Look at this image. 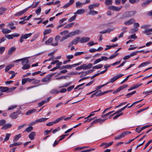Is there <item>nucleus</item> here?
Listing matches in <instances>:
<instances>
[{
	"label": "nucleus",
	"instance_id": "obj_1",
	"mask_svg": "<svg viewBox=\"0 0 152 152\" xmlns=\"http://www.w3.org/2000/svg\"><path fill=\"white\" fill-rule=\"evenodd\" d=\"M16 88L15 87L9 88L6 87L0 86V90L1 92H7V93H10L13 91Z\"/></svg>",
	"mask_w": 152,
	"mask_h": 152
},
{
	"label": "nucleus",
	"instance_id": "obj_2",
	"mask_svg": "<svg viewBox=\"0 0 152 152\" xmlns=\"http://www.w3.org/2000/svg\"><path fill=\"white\" fill-rule=\"evenodd\" d=\"M136 12H137L135 10L126 12L123 14V16L124 18L132 17L134 15Z\"/></svg>",
	"mask_w": 152,
	"mask_h": 152
},
{
	"label": "nucleus",
	"instance_id": "obj_3",
	"mask_svg": "<svg viewBox=\"0 0 152 152\" xmlns=\"http://www.w3.org/2000/svg\"><path fill=\"white\" fill-rule=\"evenodd\" d=\"M32 34L31 33L25 34H22L20 37V43H22L24 39H26L28 37L31 36Z\"/></svg>",
	"mask_w": 152,
	"mask_h": 152
},
{
	"label": "nucleus",
	"instance_id": "obj_4",
	"mask_svg": "<svg viewBox=\"0 0 152 152\" xmlns=\"http://www.w3.org/2000/svg\"><path fill=\"white\" fill-rule=\"evenodd\" d=\"M21 113V111L18 110L11 113L10 115V117L13 119H15L17 118L18 116Z\"/></svg>",
	"mask_w": 152,
	"mask_h": 152
},
{
	"label": "nucleus",
	"instance_id": "obj_5",
	"mask_svg": "<svg viewBox=\"0 0 152 152\" xmlns=\"http://www.w3.org/2000/svg\"><path fill=\"white\" fill-rule=\"evenodd\" d=\"M124 75L122 74L118 75L115 76V77H113L110 80V81L109 82H107V83H113L116 80H117L119 78L124 76Z\"/></svg>",
	"mask_w": 152,
	"mask_h": 152
},
{
	"label": "nucleus",
	"instance_id": "obj_6",
	"mask_svg": "<svg viewBox=\"0 0 152 152\" xmlns=\"http://www.w3.org/2000/svg\"><path fill=\"white\" fill-rule=\"evenodd\" d=\"M31 6H30L22 11L16 12L14 14V15L15 16H20L22 15L28 10V9L31 7Z\"/></svg>",
	"mask_w": 152,
	"mask_h": 152
},
{
	"label": "nucleus",
	"instance_id": "obj_7",
	"mask_svg": "<svg viewBox=\"0 0 152 152\" xmlns=\"http://www.w3.org/2000/svg\"><path fill=\"white\" fill-rule=\"evenodd\" d=\"M122 6H121L119 7L114 6H110L108 7V9L109 10H112L116 11H120Z\"/></svg>",
	"mask_w": 152,
	"mask_h": 152
},
{
	"label": "nucleus",
	"instance_id": "obj_8",
	"mask_svg": "<svg viewBox=\"0 0 152 152\" xmlns=\"http://www.w3.org/2000/svg\"><path fill=\"white\" fill-rule=\"evenodd\" d=\"M128 85L127 84H124L118 87L117 89L113 92V94H115L121 91L124 88L127 87Z\"/></svg>",
	"mask_w": 152,
	"mask_h": 152
},
{
	"label": "nucleus",
	"instance_id": "obj_9",
	"mask_svg": "<svg viewBox=\"0 0 152 152\" xmlns=\"http://www.w3.org/2000/svg\"><path fill=\"white\" fill-rule=\"evenodd\" d=\"M134 20L133 19H131L126 20L124 22V25L129 26L132 24L134 22Z\"/></svg>",
	"mask_w": 152,
	"mask_h": 152
},
{
	"label": "nucleus",
	"instance_id": "obj_10",
	"mask_svg": "<svg viewBox=\"0 0 152 152\" xmlns=\"http://www.w3.org/2000/svg\"><path fill=\"white\" fill-rule=\"evenodd\" d=\"M51 75H48L45 78L42 79V81L43 82H47L51 80Z\"/></svg>",
	"mask_w": 152,
	"mask_h": 152
},
{
	"label": "nucleus",
	"instance_id": "obj_11",
	"mask_svg": "<svg viewBox=\"0 0 152 152\" xmlns=\"http://www.w3.org/2000/svg\"><path fill=\"white\" fill-rule=\"evenodd\" d=\"M92 66V64L90 63L88 65L83 64L82 65L83 69V70H87L91 68Z\"/></svg>",
	"mask_w": 152,
	"mask_h": 152
},
{
	"label": "nucleus",
	"instance_id": "obj_12",
	"mask_svg": "<svg viewBox=\"0 0 152 152\" xmlns=\"http://www.w3.org/2000/svg\"><path fill=\"white\" fill-rule=\"evenodd\" d=\"M12 126V125L8 123L4 125L2 127L1 129L3 130H7L10 128Z\"/></svg>",
	"mask_w": 152,
	"mask_h": 152
},
{
	"label": "nucleus",
	"instance_id": "obj_13",
	"mask_svg": "<svg viewBox=\"0 0 152 152\" xmlns=\"http://www.w3.org/2000/svg\"><path fill=\"white\" fill-rule=\"evenodd\" d=\"M90 39L89 37H82L80 39V42L81 43L86 42L89 41Z\"/></svg>",
	"mask_w": 152,
	"mask_h": 152
},
{
	"label": "nucleus",
	"instance_id": "obj_14",
	"mask_svg": "<svg viewBox=\"0 0 152 152\" xmlns=\"http://www.w3.org/2000/svg\"><path fill=\"white\" fill-rule=\"evenodd\" d=\"M99 5V4L98 3H94L93 4H91L88 6V9H93L98 7Z\"/></svg>",
	"mask_w": 152,
	"mask_h": 152
},
{
	"label": "nucleus",
	"instance_id": "obj_15",
	"mask_svg": "<svg viewBox=\"0 0 152 152\" xmlns=\"http://www.w3.org/2000/svg\"><path fill=\"white\" fill-rule=\"evenodd\" d=\"M16 49V48L14 47H12L10 48L8 51V55H11L15 51Z\"/></svg>",
	"mask_w": 152,
	"mask_h": 152
},
{
	"label": "nucleus",
	"instance_id": "obj_16",
	"mask_svg": "<svg viewBox=\"0 0 152 152\" xmlns=\"http://www.w3.org/2000/svg\"><path fill=\"white\" fill-rule=\"evenodd\" d=\"M85 10L83 9H80L78 10H77L76 12L74 13L75 14H82L85 13Z\"/></svg>",
	"mask_w": 152,
	"mask_h": 152
},
{
	"label": "nucleus",
	"instance_id": "obj_17",
	"mask_svg": "<svg viewBox=\"0 0 152 152\" xmlns=\"http://www.w3.org/2000/svg\"><path fill=\"white\" fill-rule=\"evenodd\" d=\"M89 12L88 13V14L89 15H95L97 14H98V12L95 11L93 9H89Z\"/></svg>",
	"mask_w": 152,
	"mask_h": 152
},
{
	"label": "nucleus",
	"instance_id": "obj_18",
	"mask_svg": "<svg viewBox=\"0 0 152 152\" xmlns=\"http://www.w3.org/2000/svg\"><path fill=\"white\" fill-rule=\"evenodd\" d=\"M113 142H110L108 143H105V142L102 143L101 144L100 146H105V148H107L108 147V146L112 145L113 144Z\"/></svg>",
	"mask_w": 152,
	"mask_h": 152
},
{
	"label": "nucleus",
	"instance_id": "obj_19",
	"mask_svg": "<svg viewBox=\"0 0 152 152\" xmlns=\"http://www.w3.org/2000/svg\"><path fill=\"white\" fill-rule=\"evenodd\" d=\"M152 1V0H147L142 3V6L143 7H145L147 6L149 4H150Z\"/></svg>",
	"mask_w": 152,
	"mask_h": 152
},
{
	"label": "nucleus",
	"instance_id": "obj_20",
	"mask_svg": "<svg viewBox=\"0 0 152 152\" xmlns=\"http://www.w3.org/2000/svg\"><path fill=\"white\" fill-rule=\"evenodd\" d=\"M142 85V84H137L135 85H133L132 86V87L128 89V91H130L133 90L134 89L137 88H138L140 87L141 85Z\"/></svg>",
	"mask_w": 152,
	"mask_h": 152
},
{
	"label": "nucleus",
	"instance_id": "obj_21",
	"mask_svg": "<svg viewBox=\"0 0 152 152\" xmlns=\"http://www.w3.org/2000/svg\"><path fill=\"white\" fill-rule=\"evenodd\" d=\"M80 39V37H76L72 41V44L74 45H76L77 44L79 41Z\"/></svg>",
	"mask_w": 152,
	"mask_h": 152
},
{
	"label": "nucleus",
	"instance_id": "obj_22",
	"mask_svg": "<svg viewBox=\"0 0 152 152\" xmlns=\"http://www.w3.org/2000/svg\"><path fill=\"white\" fill-rule=\"evenodd\" d=\"M22 59L21 61H22L21 63L23 66L24 65H25L27 64L29 62L28 60L26 58H23L21 59Z\"/></svg>",
	"mask_w": 152,
	"mask_h": 152
},
{
	"label": "nucleus",
	"instance_id": "obj_23",
	"mask_svg": "<svg viewBox=\"0 0 152 152\" xmlns=\"http://www.w3.org/2000/svg\"><path fill=\"white\" fill-rule=\"evenodd\" d=\"M36 133L35 132H32L29 134L28 136L29 138L31 140L34 139V137Z\"/></svg>",
	"mask_w": 152,
	"mask_h": 152
},
{
	"label": "nucleus",
	"instance_id": "obj_24",
	"mask_svg": "<svg viewBox=\"0 0 152 152\" xmlns=\"http://www.w3.org/2000/svg\"><path fill=\"white\" fill-rule=\"evenodd\" d=\"M84 5L83 3L80 2L79 1H77L76 2V7L77 8L81 7L82 5Z\"/></svg>",
	"mask_w": 152,
	"mask_h": 152
},
{
	"label": "nucleus",
	"instance_id": "obj_25",
	"mask_svg": "<svg viewBox=\"0 0 152 152\" xmlns=\"http://www.w3.org/2000/svg\"><path fill=\"white\" fill-rule=\"evenodd\" d=\"M14 66V64H11L7 66L5 68V71L6 72H7L10 69L13 67Z\"/></svg>",
	"mask_w": 152,
	"mask_h": 152
},
{
	"label": "nucleus",
	"instance_id": "obj_26",
	"mask_svg": "<svg viewBox=\"0 0 152 152\" xmlns=\"http://www.w3.org/2000/svg\"><path fill=\"white\" fill-rule=\"evenodd\" d=\"M36 111V110L34 109H31L28 110L26 113V115H30L33 113L35 112Z\"/></svg>",
	"mask_w": 152,
	"mask_h": 152
},
{
	"label": "nucleus",
	"instance_id": "obj_27",
	"mask_svg": "<svg viewBox=\"0 0 152 152\" xmlns=\"http://www.w3.org/2000/svg\"><path fill=\"white\" fill-rule=\"evenodd\" d=\"M14 24L12 22H10L8 24V26L11 29H15L16 27L14 26Z\"/></svg>",
	"mask_w": 152,
	"mask_h": 152
},
{
	"label": "nucleus",
	"instance_id": "obj_28",
	"mask_svg": "<svg viewBox=\"0 0 152 152\" xmlns=\"http://www.w3.org/2000/svg\"><path fill=\"white\" fill-rule=\"evenodd\" d=\"M11 30L7 29V28L3 29L2 31L4 34H7L11 32Z\"/></svg>",
	"mask_w": 152,
	"mask_h": 152
},
{
	"label": "nucleus",
	"instance_id": "obj_29",
	"mask_svg": "<svg viewBox=\"0 0 152 152\" xmlns=\"http://www.w3.org/2000/svg\"><path fill=\"white\" fill-rule=\"evenodd\" d=\"M21 134H18L16 135L14 137L13 140V142H15L17 141L21 137Z\"/></svg>",
	"mask_w": 152,
	"mask_h": 152
},
{
	"label": "nucleus",
	"instance_id": "obj_30",
	"mask_svg": "<svg viewBox=\"0 0 152 152\" xmlns=\"http://www.w3.org/2000/svg\"><path fill=\"white\" fill-rule=\"evenodd\" d=\"M150 63V62H143L139 66H138V68H140V67H142L143 66H145L147 65L148 64Z\"/></svg>",
	"mask_w": 152,
	"mask_h": 152
},
{
	"label": "nucleus",
	"instance_id": "obj_31",
	"mask_svg": "<svg viewBox=\"0 0 152 152\" xmlns=\"http://www.w3.org/2000/svg\"><path fill=\"white\" fill-rule=\"evenodd\" d=\"M113 0H105V4L106 6H109L112 4Z\"/></svg>",
	"mask_w": 152,
	"mask_h": 152
},
{
	"label": "nucleus",
	"instance_id": "obj_32",
	"mask_svg": "<svg viewBox=\"0 0 152 152\" xmlns=\"http://www.w3.org/2000/svg\"><path fill=\"white\" fill-rule=\"evenodd\" d=\"M77 16V15H76L75 14L74 16H72L68 20V22H70L75 20Z\"/></svg>",
	"mask_w": 152,
	"mask_h": 152
},
{
	"label": "nucleus",
	"instance_id": "obj_33",
	"mask_svg": "<svg viewBox=\"0 0 152 152\" xmlns=\"http://www.w3.org/2000/svg\"><path fill=\"white\" fill-rule=\"evenodd\" d=\"M95 93L96 96H99L104 94H103V92H102L101 91H98L96 92H95Z\"/></svg>",
	"mask_w": 152,
	"mask_h": 152
},
{
	"label": "nucleus",
	"instance_id": "obj_34",
	"mask_svg": "<svg viewBox=\"0 0 152 152\" xmlns=\"http://www.w3.org/2000/svg\"><path fill=\"white\" fill-rule=\"evenodd\" d=\"M22 144L21 142H15L13 144H10V147L11 148H12V147L16 146H18L21 145Z\"/></svg>",
	"mask_w": 152,
	"mask_h": 152
},
{
	"label": "nucleus",
	"instance_id": "obj_35",
	"mask_svg": "<svg viewBox=\"0 0 152 152\" xmlns=\"http://www.w3.org/2000/svg\"><path fill=\"white\" fill-rule=\"evenodd\" d=\"M87 53L86 52H76L74 54V56H80L82 54H85L86 53Z\"/></svg>",
	"mask_w": 152,
	"mask_h": 152
},
{
	"label": "nucleus",
	"instance_id": "obj_36",
	"mask_svg": "<svg viewBox=\"0 0 152 152\" xmlns=\"http://www.w3.org/2000/svg\"><path fill=\"white\" fill-rule=\"evenodd\" d=\"M59 92V91L56 89H53L50 91L51 94H58Z\"/></svg>",
	"mask_w": 152,
	"mask_h": 152
},
{
	"label": "nucleus",
	"instance_id": "obj_37",
	"mask_svg": "<svg viewBox=\"0 0 152 152\" xmlns=\"http://www.w3.org/2000/svg\"><path fill=\"white\" fill-rule=\"evenodd\" d=\"M103 66V65L102 64H99L93 66V69H98L102 68Z\"/></svg>",
	"mask_w": 152,
	"mask_h": 152
},
{
	"label": "nucleus",
	"instance_id": "obj_38",
	"mask_svg": "<svg viewBox=\"0 0 152 152\" xmlns=\"http://www.w3.org/2000/svg\"><path fill=\"white\" fill-rule=\"evenodd\" d=\"M51 31V30L50 29H45L43 32L44 35H45L48 34H50Z\"/></svg>",
	"mask_w": 152,
	"mask_h": 152
},
{
	"label": "nucleus",
	"instance_id": "obj_39",
	"mask_svg": "<svg viewBox=\"0 0 152 152\" xmlns=\"http://www.w3.org/2000/svg\"><path fill=\"white\" fill-rule=\"evenodd\" d=\"M152 31V28L146 29L145 30L143 33L146 34L147 35H148L151 34L150 33H148Z\"/></svg>",
	"mask_w": 152,
	"mask_h": 152
},
{
	"label": "nucleus",
	"instance_id": "obj_40",
	"mask_svg": "<svg viewBox=\"0 0 152 152\" xmlns=\"http://www.w3.org/2000/svg\"><path fill=\"white\" fill-rule=\"evenodd\" d=\"M48 118H42L39 119H38L37 120L38 123H41L44 122L47 120Z\"/></svg>",
	"mask_w": 152,
	"mask_h": 152
},
{
	"label": "nucleus",
	"instance_id": "obj_41",
	"mask_svg": "<svg viewBox=\"0 0 152 152\" xmlns=\"http://www.w3.org/2000/svg\"><path fill=\"white\" fill-rule=\"evenodd\" d=\"M53 38L52 37H50L45 42V43L46 45H48L49 44L51 43L53 41Z\"/></svg>",
	"mask_w": 152,
	"mask_h": 152
},
{
	"label": "nucleus",
	"instance_id": "obj_42",
	"mask_svg": "<svg viewBox=\"0 0 152 152\" xmlns=\"http://www.w3.org/2000/svg\"><path fill=\"white\" fill-rule=\"evenodd\" d=\"M74 22H72L66 25L64 27V28H69L71 27L74 25Z\"/></svg>",
	"mask_w": 152,
	"mask_h": 152
},
{
	"label": "nucleus",
	"instance_id": "obj_43",
	"mask_svg": "<svg viewBox=\"0 0 152 152\" xmlns=\"http://www.w3.org/2000/svg\"><path fill=\"white\" fill-rule=\"evenodd\" d=\"M64 116H62L59 118H57L54 121L55 124L58 123L61 120L64 119Z\"/></svg>",
	"mask_w": 152,
	"mask_h": 152
},
{
	"label": "nucleus",
	"instance_id": "obj_44",
	"mask_svg": "<svg viewBox=\"0 0 152 152\" xmlns=\"http://www.w3.org/2000/svg\"><path fill=\"white\" fill-rule=\"evenodd\" d=\"M108 84H109V83H107L105 84H103L101 86H97L95 88L96 89V90H99L101 88L103 87L104 86H105L106 85H107Z\"/></svg>",
	"mask_w": 152,
	"mask_h": 152
},
{
	"label": "nucleus",
	"instance_id": "obj_45",
	"mask_svg": "<svg viewBox=\"0 0 152 152\" xmlns=\"http://www.w3.org/2000/svg\"><path fill=\"white\" fill-rule=\"evenodd\" d=\"M30 67V65L29 64H27L24 65L22 67V69L24 70L27 69H29Z\"/></svg>",
	"mask_w": 152,
	"mask_h": 152
},
{
	"label": "nucleus",
	"instance_id": "obj_46",
	"mask_svg": "<svg viewBox=\"0 0 152 152\" xmlns=\"http://www.w3.org/2000/svg\"><path fill=\"white\" fill-rule=\"evenodd\" d=\"M11 135V134L10 133H7L6 134V137L5 139H4V141H3V142H4V141H8L9 139V137Z\"/></svg>",
	"mask_w": 152,
	"mask_h": 152
},
{
	"label": "nucleus",
	"instance_id": "obj_47",
	"mask_svg": "<svg viewBox=\"0 0 152 152\" xmlns=\"http://www.w3.org/2000/svg\"><path fill=\"white\" fill-rule=\"evenodd\" d=\"M114 111V110H113V111L110 112L107 114H106L103 115H101V117L102 118H104L107 117L108 115H109L110 114L113 113Z\"/></svg>",
	"mask_w": 152,
	"mask_h": 152
},
{
	"label": "nucleus",
	"instance_id": "obj_48",
	"mask_svg": "<svg viewBox=\"0 0 152 152\" xmlns=\"http://www.w3.org/2000/svg\"><path fill=\"white\" fill-rule=\"evenodd\" d=\"M33 80H32V84H36L39 83L40 81L39 80H36L35 79L33 78Z\"/></svg>",
	"mask_w": 152,
	"mask_h": 152
},
{
	"label": "nucleus",
	"instance_id": "obj_49",
	"mask_svg": "<svg viewBox=\"0 0 152 152\" xmlns=\"http://www.w3.org/2000/svg\"><path fill=\"white\" fill-rule=\"evenodd\" d=\"M33 129V127L31 126H29L27 127L25 130V131L28 132H29L32 130Z\"/></svg>",
	"mask_w": 152,
	"mask_h": 152
},
{
	"label": "nucleus",
	"instance_id": "obj_50",
	"mask_svg": "<svg viewBox=\"0 0 152 152\" xmlns=\"http://www.w3.org/2000/svg\"><path fill=\"white\" fill-rule=\"evenodd\" d=\"M81 74H82L80 76V78H82L83 77L86 76L87 75H88V73L87 71L86 72H81Z\"/></svg>",
	"mask_w": 152,
	"mask_h": 152
},
{
	"label": "nucleus",
	"instance_id": "obj_51",
	"mask_svg": "<svg viewBox=\"0 0 152 152\" xmlns=\"http://www.w3.org/2000/svg\"><path fill=\"white\" fill-rule=\"evenodd\" d=\"M69 36L68 35V34H67V35H66L65 36H64V37H62L61 38V39H60V42H63V41H64V40L67 39V38H68V37H69Z\"/></svg>",
	"mask_w": 152,
	"mask_h": 152
},
{
	"label": "nucleus",
	"instance_id": "obj_52",
	"mask_svg": "<svg viewBox=\"0 0 152 152\" xmlns=\"http://www.w3.org/2000/svg\"><path fill=\"white\" fill-rule=\"evenodd\" d=\"M7 9L5 8L2 7L0 8V12L1 13H2V15L4 13Z\"/></svg>",
	"mask_w": 152,
	"mask_h": 152
},
{
	"label": "nucleus",
	"instance_id": "obj_53",
	"mask_svg": "<svg viewBox=\"0 0 152 152\" xmlns=\"http://www.w3.org/2000/svg\"><path fill=\"white\" fill-rule=\"evenodd\" d=\"M107 119H102L101 118L98 119L99 120L98 121V122L99 124H102V123L104 122Z\"/></svg>",
	"mask_w": 152,
	"mask_h": 152
},
{
	"label": "nucleus",
	"instance_id": "obj_54",
	"mask_svg": "<svg viewBox=\"0 0 152 152\" xmlns=\"http://www.w3.org/2000/svg\"><path fill=\"white\" fill-rule=\"evenodd\" d=\"M132 76V75H131L128 76L127 77H126L124 80H123L122 81L121 83V84H123L125 81L127 80L128 78L130 76Z\"/></svg>",
	"mask_w": 152,
	"mask_h": 152
},
{
	"label": "nucleus",
	"instance_id": "obj_55",
	"mask_svg": "<svg viewBox=\"0 0 152 152\" xmlns=\"http://www.w3.org/2000/svg\"><path fill=\"white\" fill-rule=\"evenodd\" d=\"M6 123V121L4 119H2L0 120V126H3Z\"/></svg>",
	"mask_w": 152,
	"mask_h": 152
},
{
	"label": "nucleus",
	"instance_id": "obj_56",
	"mask_svg": "<svg viewBox=\"0 0 152 152\" xmlns=\"http://www.w3.org/2000/svg\"><path fill=\"white\" fill-rule=\"evenodd\" d=\"M136 92V91H132L131 93H128V94L126 95V96H127V97L129 98L133 94H135Z\"/></svg>",
	"mask_w": 152,
	"mask_h": 152
},
{
	"label": "nucleus",
	"instance_id": "obj_57",
	"mask_svg": "<svg viewBox=\"0 0 152 152\" xmlns=\"http://www.w3.org/2000/svg\"><path fill=\"white\" fill-rule=\"evenodd\" d=\"M118 53H114V54L112 55L111 56H110L109 58L108 59H112L113 58H114L115 57H116L117 56H118Z\"/></svg>",
	"mask_w": 152,
	"mask_h": 152
},
{
	"label": "nucleus",
	"instance_id": "obj_58",
	"mask_svg": "<svg viewBox=\"0 0 152 152\" xmlns=\"http://www.w3.org/2000/svg\"><path fill=\"white\" fill-rule=\"evenodd\" d=\"M17 107V105H12L11 106H10L9 107L8 110H12L13 109L16 108Z\"/></svg>",
	"mask_w": 152,
	"mask_h": 152
},
{
	"label": "nucleus",
	"instance_id": "obj_59",
	"mask_svg": "<svg viewBox=\"0 0 152 152\" xmlns=\"http://www.w3.org/2000/svg\"><path fill=\"white\" fill-rule=\"evenodd\" d=\"M5 37L9 39H12L13 38V37L12 34L5 35Z\"/></svg>",
	"mask_w": 152,
	"mask_h": 152
},
{
	"label": "nucleus",
	"instance_id": "obj_60",
	"mask_svg": "<svg viewBox=\"0 0 152 152\" xmlns=\"http://www.w3.org/2000/svg\"><path fill=\"white\" fill-rule=\"evenodd\" d=\"M129 1L130 3L134 4L137 3L139 1V0H129Z\"/></svg>",
	"mask_w": 152,
	"mask_h": 152
},
{
	"label": "nucleus",
	"instance_id": "obj_61",
	"mask_svg": "<svg viewBox=\"0 0 152 152\" xmlns=\"http://www.w3.org/2000/svg\"><path fill=\"white\" fill-rule=\"evenodd\" d=\"M97 43H94L93 41H90L88 43V45L89 46H91L95 44H97Z\"/></svg>",
	"mask_w": 152,
	"mask_h": 152
},
{
	"label": "nucleus",
	"instance_id": "obj_62",
	"mask_svg": "<svg viewBox=\"0 0 152 152\" xmlns=\"http://www.w3.org/2000/svg\"><path fill=\"white\" fill-rule=\"evenodd\" d=\"M62 64V62H58V63H57V64L56 65V67H57V68L58 69H60V66Z\"/></svg>",
	"mask_w": 152,
	"mask_h": 152
},
{
	"label": "nucleus",
	"instance_id": "obj_63",
	"mask_svg": "<svg viewBox=\"0 0 152 152\" xmlns=\"http://www.w3.org/2000/svg\"><path fill=\"white\" fill-rule=\"evenodd\" d=\"M151 142H152V139L148 141L147 143L146 144L145 147L143 149L144 150L148 146V145Z\"/></svg>",
	"mask_w": 152,
	"mask_h": 152
},
{
	"label": "nucleus",
	"instance_id": "obj_64",
	"mask_svg": "<svg viewBox=\"0 0 152 152\" xmlns=\"http://www.w3.org/2000/svg\"><path fill=\"white\" fill-rule=\"evenodd\" d=\"M73 58L74 56L72 55H68L66 56V58L68 60H70V59H72Z\"/></svg>",
	"mask_w": 152,
	"mask_h": 152
}]
</instances>
